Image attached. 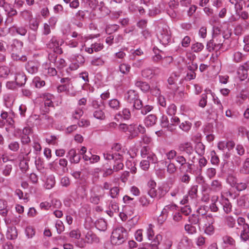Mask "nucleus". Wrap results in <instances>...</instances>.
<instances>
[{
	"mask_svg": "<svg viewBox=\"0 0 249 249\" xmlns=\"http://www.w3.org/2000/svg\"><path fill=\"white\" fill-rule=\"evenodd\" d=\"M204 48V45L202 43L196 42L193 44L191 46L192 50L195 53L201 52Z\"/></svg>",
	"mask_w": 249,
	"mask_h": 249,
	"instance_id": "41",
	"label": "nucleus"
},
{
	"mask_svg": "<svg viewBox=\"0 0 249 249\" xmlns=\"http://www.w3.org/2000/svg\"><path fill=\"white\" fill-rule=\"evenodd\" d=\"M103 48V45L101 43H95L92 44L90 47L86 48L85 51L89 53H92L94 51L98 52Z\"/></svg>",
	"mask_w": 249,
	"mask_h": 249,
	"instance_id": "18",
	"label": "nucleus"
},
{
	"mask_svg": "<svg viewBox=\"0 0 249 249\" xmlns=\"http://www.w3.org/2000/svg\"><path fill=\"white\" fill-rule=\"evenodd\" d=\"M160 163L163 165H166L167 166V172L169 174L172 175L176 172L177 167L173 162L163 160H161Z\"/></svg>",
	"mask_w": 249,
	"mask_h": 249,
	"instance_id": "11",
	"label": "nucleus"
},
{
	"mask_svg": "<svg viewBox=\"0 0 249 249\" xmlns=\"http://www.w3.org/2000/svg\"><path fill=\"white\" fill-rule=\"evenodd\" d=\"M185 231L189 234H193L196 232L197 230L195 226L193 224H186L184 226Z\"/></svg>",
	"mask_w": 249,
	"mask_h": 249,
	"instance_id": "42",
	"label": "nucleus"
},
{
	"mask_svg": "<svg viewBox=\"0 0 249 249\" xmlns=\"http://www.w3.org/2000/svg\"><path fill=\"white\" fill-rule=\"evenodd\" d=\"M178 76L176 73L172 74L167 80L168 88L175 92L178 89V86L177 82Z\"/></svg>",
	"mask_w": 249,
	"mask_h": 249,
	"instance_id": "7",
	"label": "nucleus"
},
{
	"mask_svg": "<svg viewBox=\"0 0 249 249\" xmlns=\"http://www.w3.org/2000/svg\"><path fill=\"white\" fill-rule=\"evenodd\" d=\"M80 154L82 156V158L85 161H89L90 158H92V154L90 151H87V148L85 146L81 147L80 151Z\"/></svg>",
	"mask_w": 249,
	"mask_h": 249,
	"instance_id": "27",
	"label": "nucleus"
},
{
	"mask_svg": "<svg viewBox=\"0 0 249 249\" xmlns=\"http://www.w3.org/2000/svg\"><path fill=\"white\" fill-rule=\"evenodd\" d=\"M176 207V206L175 205H167V206H165V207L163 209L161 213L163 215H165L167 217L169 212L172 210H173L174 209H175Z\"/></svg>",
	"mask_w": 249,
	"mask_h": 249,
	"instance_id": "55",
	"label": "nucleus"
},
{
	"mask_svg": "<svg viewBox=\"0 0 249 249\" xmlns=\"http://www.w3.org/2000/svg\"><path fill=\"white\" fill-rule=\"evenodd\" d=\"M223 188L222 183L219 179H214L211 184V189L215 192L220 191Z\"/></svg>",
	"mask_w": 249,
	"mask_h": 249,
	"instance_id": "21",
	"label": "nucleus"
},
{
	"mask_svg": "<svg viewBox=\"0 0 249 249\" xmlns=\"http://www.w3.org/2000/svg\"><path fill=\"white\" fill-rule=\"evenodd\" d=\"M87 175L85 176L83 178H81L80 179L81 182L79 184H81L82 190L83 191V194L82 195V197H84L86 195V191L87 190Z\"/></svg>",
	"mask_w": 249,
	"mask_h": 249,
	"instance_id": "39",
	"label": "nucleus"
},
{
	"mask_svg": "<svg viewBox=\"0 0 249 249\" xmlns=\"http://www.w3.org/2000/svg\"><path fill=\"white\" fill-rule=\"evenodd\" d=\"M230 2L234 5L236 12L242 9L243 4L244 3L243 0H230Z\"/></svg>",
	"mask_w": 249,
	"mask_h": 249,
	"instance_id": "33",
	"label": "nucleus"
},
{
	"mask_svg": "<svg viewBox=\"0 0 249 249\" xmlns=\"http://www.w3.org/2000/svg\"><path fill=\"white\" fill-rule=\"evenodd\" d=\"M39 23L36 19L30 20V28L31 30L36 32L38 27Z\"/></svg>",
	"mask_w": 249,
	"mask_h": 249,
	"instance_id": "61",
	"label": "nucleus"
},
{
	"mask_svg": "<svg viewBox=\"0 0 249 249\" xmlns=\"http://www.w3.org/2000/svg\"><path fill=\"white\" fill-rule=\"evenodd\" d=\"M198 185H193L191 187L189 191V195L190 196L193 198L196 196L197 193Z\"/></svg>",
	"mask_w": 249,
	"mask_h": 249,
	"instance_id": "62",
	"label": "nucleus"
},
{
	"mask_svg": "<svg viewBox=\"0 0 249 249\" xmlns=\"http://www.w3.org/2000/svg\"><path fill=\"white\" fill-rule=\"evenodd\" d=\"M197 214L200 216V217H202V220H204V218L206 214V210H205V207L204 206H201L197 209L196 212Z\"/></svg>",
	"mask_w": 249,
	"mask_h": 249,
	"instance_id": "54",
	"label": "nucleus"
},
{
	"mask_svg": "<svg viewBox=\"0 0 249 249\" xmlns=\"http://www.w3.org/2000/svg\"><path fill=\"white\" fill-rule=\"evenodd\" d=\"M104 158L107 160H111L116 159V157H118V153H111L110 152H107L103 154Z\"/></svg>",
	"mask_w": 249,
	"mask_h": 249,
	"instance_id": "56",
	"label": "nucleus"
},
{
	"mask_svg": "<svg viewBox=\"0 0 249 249\" xmlns=\"http://www.w3.org/2000/svg\"><path fill=\"white\" fill-rule=\"evenodd\" d=\"M248 185L245 182H237L235 186V189L239 192H241L246 190L247 188Z\"/></svg>",
	"mask_w": 249,
	"mask_h": 249,
	"instance_id": "51",
	"label": "nucleus"
},
{
	"mask_svg": "<svg viewBox=\"0 0 249 249\" xmlns=\"http://www.w3.org/2000/svg\"><path fill=\"white\" fill-rule=\"evenodd\" d=\"M227 182L231 186L234 187L237 182V179L236 177L233 175L229 174L227 178Z\"/></svg>",
	"mask_w": 249,
	"mask_h": 249,
	"instance_id": "43",
	"label": "nucleus"
},
{
	"mask_svg": "<svg viewBox=\"0 0 249 249\" xmlns=\"http://www.w3.org/2000/svg\"><path fill=\"white\" fill-rule=\"evenodd\" d=\"M130 66L126 63L121 64L119 66L120 71L124 74H127L130 71Z\"/></svg>",
	"mask_w": 249,
	"mask_h": 249,
	"instance_id": "40",
	"label": "nucleus"
},
{
	"mask_svg": "<svg viewBox=\"0 0 249 249\" xmlns=\"http://www.w3.org/2000/svg\"><path fill=\"white\" fill-rule=\"evenodd\" d=\"M176 160L181 166H183L187 163L186 158L182 155L177 156Z\"/></svg>",
	"mask_w": 249,
	"mask_h": 249,
	"instance_id": "64",
	"label": "nucleus"
},
{
	"mask_svg": "<svg viewBox=\"0 0 249 249\" xmlns=\"http://www.w3.org/2000/svg\"><path fill=\"white\" fill-rule=\"evenodd\" d=\"M4 10L7 12L9 17H12L17 14L16 10L13 8L12 5L11 4H6Z\"/></svg>",
	"mask_w": 249,
	"mask_h": 249,
	"instance_id": "35",
	"label": "nucleus"
},
{
	"mask_svg": "<svg viewBox=\"0 0 249 249\" xmlns=\"http://www.w3.org/2000/svg\"><path fill=\"white\" fill-rule=\"evenodd\" d=\"M153 108V107L152 106L150 105H145L143 106L142 105V107L140 109H141V114L144 115L147 113L151 111Z\"/></svg>",
	"mask_w": 249,
	"mask_h": 249,
	"instance_id": "60",
	"label": "nucleus"
},
{
	"mask_svg": "<svg viewBox=\"0 0 249 249\" xmlns=\"http://www.w3.org/2000/svg\"><path fill=\"white\" fill-rule=\"evenodd\" d=\"M33 82L35 84L36 87L37 88H40L45 84V81L41 80V78L38 76L35 77L34 78Z\"/></svg>",
	"mask_w": 249,
	"mask_h": 249,
	"instance_id": "46",
	"label": "nucleus"
},
{
	"mask_svg": "<svg viewBox=\"0 0 249 249\" xmlns=\"http://www.w3.org/2000/svg\"><path fill=\"white\" fill-rule=\"evenodd\" d=\"M78 69V62L76 60H73L67 69V72L70 75L72 74V71H75Z\"/></svg>",
	"mask_w": 249,
	"mask_h": 249,
	"instance_id": "36",
	"label": "nucleus"
},
{
	"mask_svg": "<svg viewBox=\"0 0 249 249\" xmlns=\"http://www.w3.org/2000/svg\"><path fill=\"white\" fill-rule=\"evenodd\" d=\"M39 64L35 61L28 62L26 66V69L30 73H35L38 71Z\"/></svg>",
	"mask_w": 249,
	"mask_h": 249,
	"instance_id": "16",
	"label": "nucleus"
},
{
	"mask_svg": "<svg viewBox=\"0 0 249 249\" xmlns=\"http://www.w3.org/2000/svg\"><path fill=\"white\" fill-rule=\"evenodd\" d=\"M6 237L9 240H14L18 236L17 230L16 227H9L8 228L6 234Z\"/></svg>",
	"mask_w": 249,
	"mask_h": 249,
	"instance_id": "15",
	"label": "nucleus"
},
{
	"mask_svg": "<svg viewBox=\"0 0 249 249\" xmlns=\"http://www.w3.org/2000/svg\"><path fill=\"white\" fill-rule=\"evenodd\" d=\"M20 15L22 18L26 20H30L32 18V12L29 10H25L22 11L20 13Z\"/></svg>",
	"mask_w": 249,
	"mask_h": 249,
	"instance_id": "52",
	"label": "nucleus"
},
{
	"mask_svg": "<svg viewBox=\"0 0 249 249\" xmlns=\"http://www.w3.org/2000/svg\"><path fill=\"white\" fill-rule=\"evenodd\" d=\"M158 68L155 67L153 69L146 68L142 71V75L146 78H151L155 74L156 71L159 70Z\"/></svg>",
	"mask_w": 249,
	"mask_h": 249,
	"instance_id": "17",
	"label": "nucleus"
},
{
	"mask_svg": "<svg viewBox=\"0 0 249 249\" xmlns=\"http://www.w3.org/2000/svg\"><path fill=\"white\" fill-rule=\"evenodd\" d=\"M118 115L124 120H128L130 119L131 114L130 109L124 107L122 111L119 112Z\"/></svg>",
	"mask_w": 249,
	"mask_h": 249,
	"instance_id": "26",
	"label": "nucleus"
},
{
	"mask_svg": "<svg viewBox=\"0 0 249 249\" xmlns=\"http://www.w3.org/2000/svg\"><path fill=\"white\" fill-rule=\"evenodd\" d=\"M141 156L143 158H146V156L149 155L151 156L152 160H155V154L152 152L150 148L148 146H144L142 147L141 150Z\"/></svg>",
	"mask_w": 249,
	"mask_h": 249,
	"instance_id": "13",
	"label": "nucleus"
},
{
	"mask_svg": "<svg viewBox=\"0 0 249 249\" xmlns=\"http://www.w3.org/2000/svg\"><path fill=\"white\" fill-rule=\"evenodd\" d=\"M214 227L213 224H205V233L208 235H212L214 232Z\"/></svg>",
	"mask_w": 249,
	"mask_h": 249,
	"instance_id": "58",
	"label": "nucleus"
},
{
	"mask_svg": "<svg viewBox=\"0 0 249 249\" xmlns=\"http://www.w3.org/2000/svg\"><path fill=\"white\" fill-rule=\"evenodd\" d=\"M104 64V61L100 57L93 59L91 61V64L92 66H100Z\"/></svg>",
	"mask_w": 249,
	"mask_h": 249,
	"instance_id": "63",
	"label": "nucleus"
},
{
	"mask_svg": "<svg viewBox=\"0 0 249 249\" xmlns=\"http://www.w3.org/2000/svg\"><path fill=\"white\" fill-rule=\"evenodd\" d=\"M26 80L27 77L23 73H17L15 77V81L17 85L20 87L25 85Z\"/></svg>",
	"mask_w": 249,
	"mask_h": 249,
	"instance_id": "14",
	"label": "nucleus"
},
{
	"mask_svg": "<svg viewBox=\"0 0 249 249\" xmlns=\"http://www.w3.org/2000/svg\"><path fill=\"white\" fill-rule=\"evenodd\" d=\"M160 123L162 127L166 128L169 131H172L173 129L171 128V125L169 122L168 119L166 116L163 115L160 119Z\"/></svg>",
	"mask_w": 249,
	"mask_h": 249,
	"instance_id": "22",
	"label": "nucleus"
},
{
	"mask_svg": "<svg viewBox=\"0 0 249 249\" xmlns=\"http://www.w3.org/2000/svg\"><path fill=\"white\" fill-rule=\"evenodd\" d=\"M104 108H100L97 110H95L93 112V116L95 118L97 119L103 120L105 118V114L103 111Z\"/></svg>",
	"mask_w": 249,
	"mask_h": 249,
	"instance_id": "38",
	"label": "nucleus"
},
{
	"mask_svg": "<svg viewBox=\"0 0 249 249\" xmlns=\"http://www.w3.org/2000/svg\"><path fill=\"white\" fill-rule=\"evenodd\" d=\"M237 203L244 209H249V193L241 196L238 199Z\"/></svg>",
	"mask_w": 249,
	"mask_h": 249,
	"instance_id": "9",
	"label": "nucleus"
},
{
	"mask_svg": "<svg viewBox=\"0 0 249 249\" xmlns=\"http://www.w3.org/2000/svg\"><path fill=\"white\" fill-rule=\"evenodd\" d=\"M213 39L216 40V44H218V45L215 44L216 50H220L222 47L224 41V36L221 35H216L213 36Z\"/></svg>",
	"mask_w": 249,
	"mask_h": 249,
	"instance_id": "30",
	"label": "nucleus"
},
{
	"mask_svg": "<svg viewBox=\"0 0 249 249\" xmlns=\"http://www.w3.org/2000/svg\"><path fill=\"white\" fill-rule=\"evenodd\" d=\"M8 148L10 150L16 152L19 148V144L17 142H12L9 144Z\"/></svg>",
	"mask_w": 249,
	"mask_h": 249,
	"instance_id": "59",
	"label": "nucleus"
},
{
	"mask_svg": "<svg viewBox=\"0 0 249 249\" xmlns=\"http://www.w3.org/2000/svg\"><path fill=\"white\" fill-rule=\"evenodd\" d=\"M136 87L140 88L141 90L143 92H147L149 90L150 87L149 85L146 82L141 80H136L135 82Z\"/></svg>",
	"mask_w": 249,
	"mask_h": 249,
	"instance_id": "19",
	"label": "nucleus"
},
{
	"mask_svg": "<svg viewBox=\"0 0 249 249\" xmlns=\"http://www.w3.org/2000/svg\"><path fill=\"white\" fill-rule=\"evenodd\" d=\"M221 204L223 205V210L226 213H229L232 211V205L228 199H223Z\"/></svg>",
	"mask_w": 249,
	"mask_h": 249,
	"instance_id": "25",
	"label": "nucleus"
},
{
	"mask_svg": "<svg viewBox=\"0 0 249 249\" xmlns=\"http://www.w3.org/2000/svg\"><path fill=\"white\" fill-rule=\"evenodd\" d=\"M127 237V232L124 228H117L112 232L111 243L115 245H121L126 241Z\"/></svg>",
	"mask_w": 249,
	"mask_h": 249,
	"instance_id": "3",
	"label": "nucleus"
},
{
	"mask_svg": "<svg viewBox=\"0 0 249 249\" xmlns=\"http://www.w3.org/2000/svg\"><path fill=\"white\" fill-rule=\"evenodd\" d=\"M99 241V238L91 231H88L85 235V239L83 242H79V247L84 248L86 243H92L93 242L97 243Z\"/></svg>",
	"mask_w": 249,
	"mask_h": 249,
	"instance_id": "6",
	"label": "nucleus"
},
{
	"mask_svg": "<svg viewBox=\"0 0 249 249\" xmlns=\"http://www.w3.org/2000/svg\"><path fill=\"white\" fill-rule=\"evenodd\" d=\"M245 58V55L240 52H236L233 54V61L235 63H239Z\"/></svg>",
	"mask_w": 249,
	"mask_h": 249,
	"instance_id": "34",
	"label": "nucleus"
},
{
	"mask_svg": "<svg viewBox=\"0 0 249 249\" xmlns=\"http://www.w3.org/2000/svg\"><path fill=\"white\" fill-rule=\"evenodd\" d=\"M19 166L21 171L24 173H26L29 168L28 163L27 161H24L21 160L19 162Z\"/></svg>",
	"mask_w": 249,
	"mask_h": 249,
	"instance_id": "57",
	"label": "nucleus"
},
{
	"mask_svg": "<svg viewBox=\"0 0 249 249\" xmlns=\"http://www.w3.org/2000/svg\"><path fill=\"white\" fill-rule=\"evenodd\" d=\"M127 102L132 104V112L136 118H140L139 111L142 107V102L140 98L138 92L133 89L128 90L125 94Z\"/></svg>",
	"mask_w": 249,
	"mask_h": 249,
	"instance_id": "1",
	"label": "nucleus"
},
{
	"mask_svg": "<svg viewBox=\"0 0 249 249\" xmlns=\"http://www.w3.org/2000/svg\"><path fill=\"white\" fill-rule=\"evenodd\" d=\"M223 241L224 244L229 245L231 246H234L235 245V240L231 236L229 235H225L223 237Z\"/></svg>",
	"mask_w": 249,
	"mask_h": 249,
	"instance_id": "37",
	"label": "nucleus"
},
{
	"mask_svg": "<svg viewBox=\"0 0 249 249\" xmlns=\"http://www.w3.org/2000/svg\"><path fill=\"white\" fill-rule=\"evenodd\" d=\"M206 238L203 236L202 235H199L197 238L196 239V245L198 247H203L206 243Z\"/></svg>",
	"mask_w": 249,
	"mask_h": 249,
	"instance_id": "48",
	"label": "nucleus"
},
{
	"mask_svg": "<svg viewBox=\"0 0 249 249\" xmlns=\"http://www.w3.org/2000/svg\"><path fill=\"white\" fill-rule=\"evenodd\" d=\"M157 121L156 116L154 114H150L144 119V124L146 126H152L156 124Z\"/></svg>",
	"mask_w": 249,
	"mask_h": 249,
	"instance_id": "20",
	"label": "nucleus"
},
{
	"mask_svg": "<svg viewBox=\"0 0 249 249\" xmlns=\"http://www.w3.org/2000/svg\"><path fill=\"white\" fill-rule=\"evenodd\" d=\"M119 28V26L117 24H109L106 26V32L109 34L117 31Z\"/></svg>",
	"mask_w": 249,
	"mask_h": 249,
	"instance_id": "44",
	"label": "nucleus"
},
{
	"mask_svg": "<svg viewBox=\"0 0 249 249\" xmlns=\"http://www.w3.org/2000/svg\"><path fill=\"white\" fill-rule=\"evenodd\" d=\"M240 238L242 241L247 242L249 240V226H246L241 231Z\"/></svg>",
	"mask_w": 249,
	"mask_h": 249,
	"instance_id": "24",
	"label": "nucleus"
},
{
	"mask_svg": "<svg viewBox=\"0 0 249 249\" xmlns=\"http://www.w3.org/2000/svg\"><path fill=\"white\" fill-rule=\"evenodd\" d=\"M196 152L200 155H202L204 154L205 145L202 142H198L196 144Z\"/></svg>",
	"mask_w": 249,
	"mask_h": 249,
	"instance_id": "53",
	"label": "nucleus"
},
{
	"mask_svg": "<svg viewBox=\"0 0 249 249\" xmlns=\"http://www.w3.org/2000/svg\"><path fill=\"white\" fill-rule=\"evenodd\" d=\"M109 107L114 110H118L120 107V103L116 99H113L108 102Z\"/></svg>",
	"mask_w": 249,
	"mask_h": 249,
	"instance_id": "32",
	"label": "nucleus"
},
{
	"mask_svg": "<svg viewBox=\"0 0 249 249\" xmlns=\"http://www.w3.org/2000/svg\"><path fill=\"white\" fill-rule=\"evenodd\" d=\"M217 43V40L213 39V38L210 40L209 41L207 42V49L209 51H211V50H216V46L215 44L216 45ZM217 45H218V44H217Z\"/></svg>",
	"mask_w": 249,
	"mask_h": 249,
	"instance_id": "49",
	"label": "nucleus"
},
{
	"mask_svg": "<svg viewBox=\"0 0 249 249\" xmlns=\"http://www.w3.org/2000/svg\"><path fill=\"white\" fill-rule=\"evenodd\" d=\"M202 220V217H200L197 214H193L189 217V221L192 224L199 226Z\"/></svg>",
	"mask_w": 249,
	"mask_h": 249,
	"instance_id": "23",
	"label": "nucleus"
},
{
	"mask_svg": "<svg viewBox=\"0 0 249 249\" xmlns=\"http://www.w3.org/2000/svg\"><path fill=\"white\" fill-rule=\"evenodd\" d=\"M239 172L241 174H249V158H247L244 162L242 166L239 169Z\"/></svg>",
	"mask_w": 249,
	"mask_h": 249,
	"instance_id": "28",
	"label": "nucleus"
},
{
	"mask_svg": "<svg viewBox=\"0 0 249 249\" xmlns=\"http://www.w3.org/2000/svg\"><path fill=\"white\" fill-rule=\"evenodd\" d=\"M23 46V43L21 41L17 39H14L11 44L12 55H14L15 53L21 52Z\"/></svg>",
	"mask_w": 249,
	"mask_h": 249,
	"instance_id": "10",
	"label": "nucleus"
},
{
	"mask_svg": "<svg viewBox=\"0 0 249 249\" xmlns=\"http://www.w3.org/2000/svg\"><path fill=\"white\" fill-rule=\"evenodd\" d=\"M10 70L8 67L5 66H0V77L6 78L10 74Z\"/></svg>",
	"mask_w": 249,
	"mask_h": 249,
	"instance_id": "31",
	"label": "nucleus"
},
{
	"mask_svg": "<svg viewBox=\"0 0 249 249\" xmlns=\"http://www.w3.org/2000/svg\"><path fill=\"white\" fill-rule=\"evenodd\" d=\"M155 226L152 224H149L146 228V236L148 240L150 242V249H159V246L162 239L160 234L155 235L154 228Z\"/></svg>",
	"mask_w": 249,
	"mask_h": 249,
	"instance_id": "2",
	"label": "nucleus"
},
{
	"mask_svg": "<svg viewBox=\"0 0 249 249\" xmlns=\"http://www.w3.org/2000/svg\"><path fill=\"white\" fill-rule=\"evenodd\" d=\"M97 229L100 231H104L107 229V223L105 220L102 218L98 219L95 223Z\"/></svg>",
	"mask_w": 249,
	"mask_h": 249,
	"instance_id": "29",
	"label": "nucleus"
},
{
	"mask_svg": "<svg viewBox=\"0 0 249 249\" xmlns=\"http://www.w3.org/2000/svg\"><path fill=\"white\" fill-rule=\"evenodd\" d=\"M11 30L13 33H16L22 36H25L27 32L26 26H18L17 24L13 25L12 27H11Z\"/></svg>",
	"mask_w": 249,
	"mask_h": 249,
	"instance_id": "12",
	"label": "nucleus"
},
{
	"mask_svg": "<svg viewBox=\"0 0 249 249\" xmlns=\"http://www.w3.org/2000/svg\"><path fill=\"white\" fill-rule=\"evenodd\" d=\"M157 35L160 41L163 45L168 44L171 40L169 28L165 24H160L159 25Z\"/></svg>",
	"mask_w": 249,
	"mask_h": 249,
	"instance_id": "4",
	"label": "nucleus"
},
{
	"mask_svg": "<svg viewBox=\"0 0 249 249\" xmlns=\"http://www.w3.org/2000/svg\"><path fill=\"white\" fill-rule=\"evenodd\" d=\"M76 156V150L74 149H71L68 152V157L71 163H77L78 161L74 159V158Z\"/></svg>",
	"mask_w": 249,
	"mask_h": 249,
	"instance_id": "50",
	"label": "nucleus"
},
{
	"mask_svg": "<svg viewBox=\"0 0 249 249\" xmlns=\"http://www.w3.org/2000/svg\"><path fill=\"white\" fill-rule=\"evenodd\" d=\"M122 153V152L118 153V157H116V159L114 160V164L112 168L114 172H118L123 169L124 164L122 162L123 154Z\"/></svg>",
	"mask_w": 249,
	"mask_h": 249,
	"instance_id": "8",
	"label": "nucleus"
},
{
	"mask_svg": "<svg viewBox=\"0 0 249 249\" xmlns=\"http://www.w3.org/2000/svg\"><path fill=\"white\" fill-rule=\"evenodd\" d=\"M178 150L180 152H185L188 156H191L194 152L193 144L189 142L180 143L178 145Z\"/></svg>",
	"mask_w": 249,
	"mask_h": 249,
	"instance_id": "5",
	"label": "nucleus"
},
{
	"mask_svg": "<svg viewBox=\"0 0 249 249\" xmlns=\"http://www.w3.org/2000/svg\"><path fill=\"white\" fill-rule=\"evenodd\" d=\"M227 225L230 228L234 227L236 224L235 219L231 216H227L225 217Z\"/></svg>",
	"mask_w": 249,
	"mask_h": 249,
	"instance_id": "47",
	"label": "nucleus"
},
{
	"mask_svg": "<svg viewBox=\"0 0 249 249\" xmlns=\"http://www.w3.org/2000/svg\"><path fill=\"white\" fill-rule=\"evenodd\" d=\"M192 127V123L189 121H185L182 122L179 125V128L185 132L189 131Z\"/></svg>",
	"mask_w": 249,
	"mask_h": 249,
	"instance_id": "45",
	"label": "nucleus"
}]
</instances>
